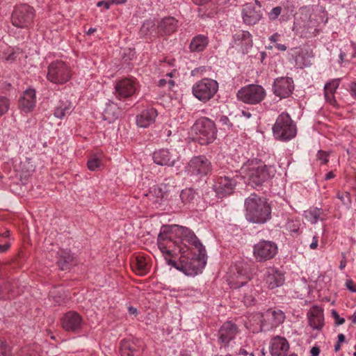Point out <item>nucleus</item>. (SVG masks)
<instances>
[{"label": "nucleus", "instance_id": "obj_1", "mask_svg": "<svg viewBox=\"0 0 356 356\" xmlns=\"http://www.w3.org/2000/svg\"><path fill=\"white\" fill-rule=\"evenodd\" d=\"M157 243L168 265L185 275H196L207 263L205 248L190 229L177 225H164Z\"/></svg>", "mask_w": 356, "mask_h": 356}, {"label": "nucleus", "instance_id": "obj_2", "mask_svg": "<svg viewBox=\"0 0 356 356\" xmlns=\"http://www.w3.org/2000/svg\"><path fill=\"white\" fill-rule=\"evenodd\" d=\"M245 218L248 221L264 224L271 218V207L268 202L253 193L245 200Z\"/></svg>", "mask_w": 356, "mask_h": 356}, {"label": "nucleus", "instance_id": "obj_3", "mask_svg": "<svg viewBox=\"0 0 356 356\" xmlns=\"http://www.w3.org/2000/svg\"><path fill=\"white\" fill-rule=\"evenodd\" d=\"M244 177L248 180V184L253 187L260 186L264 182L273 178L276 172L273 165H266L260 160L254 159L248 161V164L242 168Z\"/></svg>", "mask_w": 356, "mask_h": 356}, {"label": "nucleus", "instance_id": "obj_4", "mask_svg": "<svg viewBox=\"0 0 356 356\" xmlns=\"http://www.w3.org/2000/svg\"><path fill=\"white\" fill-rule=\"evenodd\" d=\"M274 137L280 141L291 140L297 134V127L289 114L283 112L279 115L273 127Z\"/></svg>", "mask_w": 356, "mask_h": 356}, {"label": "nucleus", "instance_id": "obj_5", "mask_svg": "<svg viewBox=\"0 0 356 356\" xmlns=\"http://www.w3.org/2000/svg\"><path fill=\"white\" fill-rule=\"evenodd\" d=\"M193 131L200 145L212 143L216 138L217 132L215 123L208 118H201L196 120L193 126Z\"/></svg>", "mask_w": 356, "mask_h": 356}, {"label": "nucleus", "instance_id": "obj_6", "mask_svg": "<svg viewBox=\"0 0 356 356\" xmlns=\"http://www.w3.org/2000/svg\"><path fill=\"white\" fill-rule=\"evenodd\" d=\"M35 10L33 7L26 3L15 6L11 14L12 24L20 29L30 28L34 22Z\"/></svg>", "mask_w": 356, "mask_h": 356}, {"label": "nucleus", "instance_id": "obj_7", "mask_svg": "<svg viewBox=\"0 0 356 356\" xmlns=\"http://www.w3.org/2000/svg\"><path fill=\"white\" fill-rule=\"evenodd\" d=\"M218 89V83L216 81L204 78L193 86L192 92L200 101L206 102L213 97Z\"/></svg>", "mask_w": 356, "mask_h": 356}, {"label": "nucleus", "instance_id": "obj_8", "mask_svg": "<svg viewBox=\"0 0 356 356\" xmlns=\"http://www.w3.org/2000/svg\"><path fill=\"white\" fill-rule=\"evenodd\" d=\"M71 69L63 61L57 60L53 62L48 67L47 78L54 83H65L71 79Z\"/></svg>", "mask_w": 356, "mask_h": 356}, {"label": "nucleus", "instance_id": "obj_9", "mask_svg": "<svg viewBox=\"0 0 356 356\" xmlns=\"http://www.w3.org/2000/svg\"><path fill=\"white\" fill-rule=\"evenodd\" d=\"M266 97L264 88L259 85L250 84L241 88L237 92L239 100L245 104H257Z\"/></svg>", "mask_w": 356, "mask_h": 356}, {"label": "nucleus", "instance_id": "obj_10", "mask_svg": "<svg viewBox=\"0 0 356 356\" xmlns=\"http://www.w3.org/2000/svg\"><path fill=\"white\" fill-rule=\"evenodd\" d=\"M211 170V163L204 155L193 156L186 166V172L189 176H205Z\"/></svg>", "mask_w": 356, "mask_h": 356}, {"label": "nucleus", "instance_id": "obj_11", "mask_svg": "<svg viewBox=\"0 0 356 356\" xmlns=\"http://www.w3.org/2000/svg\"><path fill=\"white\" fill-rule=\"evenodd\" d=\"M277 253V245L270 241L261 240L253 246V255L257 261L272 259Z\"/></svg>", "mask_w": 356, "mask_h": 356}, {"label": "nucleus", "instance_id": "obj_12", "mask_svg": "<svg viewBox=\"0 0 356 356\" xmlns=\"http://www.w3.org/2000/svg\"><path fill=\"white\" fill-rule=\"evenodd\" d=\"M238 327L232 321L225 322L218 332V343L220 349H227L232 341L239 334Z\"/></svg>", "mask_w": 356, "mask_h": 356}, {"label": "nucleus", "instance_id": "obj_13", "mask_svg": "<svg viewBox=\"0 0 356 356\" xmlns=\"http://www.w3.org/2000/svg\"><path fill=\"white\" fill-rule=\"evenodd\" d=\"M261 330H270L282 324L285 319L284 313L280 309L270 308L261 314Z\"/></svg>", "mask_w": 356, "mask_h": 356}, {"label": "nucleus", "instance_id": "obj_14", "mask_svg": "<svg viewBox=\"0 0 356 356\" xmlns=\"http://www.w3.org/2000/svg\"><path fill=\"white\" fill-rule=\"evenodd\" d=\"M237 175H225L218 177L213 184V189L218 197H223L234 193L238 183Z\"/></svg>", "mask_w": 356, "mask_h": 356}, {"label": "nucleus", "instance_id": "obj_15", "mask_svg": "<svg viewBox=\"0 0 356 356\" xmlns=\"http://www.w3.org/2000/svg\"><path fill=\"white\" fill-rule=\"evenodd\" d=\"M63 330L67 332L79 333L83 325V318L75 312H68L64 314L60 320Z\"/></svg>", "mask_w": 356, "mask_h": 356}, {"label": "nucleus", "instance_id": "obj_16", "mask_svg": "<svg viewBox=\"0 0 356 356\" xmlns=\"http://www.w3.org/2000/svg\"><path fill=\"white\" fill-rule=\"evenodd\" d=\"M115 90L117 98L127 99L136 92L138 85L135 80L125 78L116 82Z\"/></svg>", "mask_w": 356, "mask_h": 356}, {"label": "nucleus", "instance_id": "obj_17", "mask_svg": "<svg viewBox=\"0 0 356 356\" xmlns=\"http://www.w3.org/2000/svg\"><path fill=\"white\" fill-rule=\"evenodd\" d=\"M261 3L255 0V4L248 3L244 5L242 10V17L245 24L248 25H254L257 24L261 18Z\"/></svg>", "mask_w": 356, "mask_h": 356}, {"label": "nucleus", "instance_id": "obj_18", "mask_svg": "<svg viewBox=\"0 0 356 356\" xmlns=\"http://www.w3.org/2000/svg\"><path fill=\"white\" fill-rule=\"evenodd\" d=\"M294 90L293 81L290 77H280L275 80L273 93L280 99L289 97Z\"/></svg>", "mask_w": 356, "mask_h": 356}, {"label": "nucleus", "instance_id": "obj_19", "mask_svg": "<svg viewBox=\"0 0 356 356\" xmlns=\"http://www.w3.org/2000/svg\"><path fill=\"white\" fill-rule=\"evenodd\" d=\"M233 47H238L243 51L252 47V35L247 31L236 30L233 34Z\"/></svg>", "mask_w": 356, "mask_h": 356}, {"label": "nucleus", "instance_id": "obj_20", "mask_svg": "<svg viewBox=\"0 0 356 356\" xmlns=\"http://www.w3.org/2000/svg\"><path fill=\"white\" fill-rule=\"evenodd\" d=\"M157 115V111L154 108L143 109L136 115V124L139 127L147 128L155 122Z\"/></svg>", "mask_w": 356, "mask_h": 356}, {"label": "nucleus", "instance_id": "obj_21", "mask_svg": "<svg viewBox=\"0 0 356 356\" xmlns=\"http://www.w3.org/2000/svg\"><path fill=\"white\" fill-rule=\"evenodd\" d=\"M289 349L287 340L281 337H275L270 342V351L272 356H285Z\"/></svg>", "mask_w": 356, "mask_h": 356}, {"label": "nucleus", "instance_id": "obj_22", "mask_svg": "<svg viewBox=\"0 0 356 356\" xmlns=\"http://www.w3.org/2000/svg\"><path fill=\"white\" fill-rule=\"evenodd\" d=\"M153 160L159 165L173 166L176 158L167 149H161L153 153Z\"/></svg>", "mask_w": 356, "mask_h": 356}, {"label": "nucleus", "instance_id": "obj_23", "mask_svg": "<svg viewBox=\"0 0 356 356\" xmlns=\"http://www.w3.org/2000/svg\"><path fill=\"white\" fill-rule=\"evenodd\" d=\"M309 324L315 330H321L323 326V309L318 306L314 305L309 311L308 314Z\"/></svg>", "mask_w": 356, "mask_h": 356}, {"label": "nucleus", "instance_id": "obj_24", "mask_svg": "<svg viewBox=\"0 0 356 356\" xmlns=\"http://www.w3.org/2000/svg\"><path fill=\"white\" fill-rule=\"evenodd\" d=\"M236 280H231L229 282L230 287L233 289L240 288L247 284L250 280V275L247 268H244L242 264H237L236 266Z\"/></svg>", "mask_w": 356, "mask_h": 356}, {"label": "nucleus", "instance_id": "obj_25", "mask_svg": "<svg viewBox=\"0 0 356 356\" xmlns=\"http://www.w3.org/2000/svg\"><path fill=\"white\" fill-rule=\"evenodd\" d=\"M284 277L279 270L275 268H269L265 276V282L268 287L273 289L283 284Z\"/></svg>", "mask_w": 356, "mask_h": 356}, {"label": "nucleus", "instance_id": "obj_26", "mask_svg": "<svg viewBox=\"0 0 356 356\" xmlns=\"http://www.w3.org/2000/svg\"><path fill=\"white\" fill-rule=\"evenodd\" d=\"M35 102V91L30 88L24 92L23 96L19 99V106L22 111L27 113L33 109Z\"/></svg>", "mask_w": 356, "mask_h": 356}, {"label": "nucleus", "instance_id": "obj_27", "mask_svg": "<svg viewBox=\"0 0 356 356\" xmlns=\"http://www.w3.org/2000/svg\"><path fill=\"white\" fill-rule=\"evenodd\" d=\"M120 351L122 356H139L141 348L134 341L124 339L120 342Z\"/></svg>", "mask_w": 356, "mask_h": 356}, {"label": "nucleus", "instance_id": "obj_28", "mask_svg": "<svg viewBox=\"0 0 356 356\" xmlns=\"http://www.w3.org/2000/svg\"><path fill=\"white\" fill-rule=\"evenodd\" d=\"M178 21L173 17L163 18L158 25V31L163 35H170L177 29Z\"/></svg>", "mask_w": 356, "mask_h": 356}, {"label": "nucleus", "instance_id": "obj_29", "mask_svg": "<svg viewBox=\"0 0 356 356\" xmlns=\"http://www.w3.org/2000/svg\"><path fill=\"white\" fill-rule=\"evenodd\" d=\"M120 114V109L118 104L113 102H109L106 104L103 112V118L104 120L111 123L119 118Z\"/></svg>", "mask_w": 356, "mask_h": 356}, {"label": "nucleus", "instance_id": "obj_30", "mask_svg": "<svg viewBox=\"0 0 356 356\" xmlns=\"http://www.w3.org/2000/svg\"><path fill=\"white\" fill-rule=\"evenodd\" d=\"M209 43L208 38L204 35H197L195 36L189 44V49L191 52H201L205 49Z\"/></svg>", "mask_w": 356, "mask_h": 356}, {"label": "nucleus", "instance_id": "obj_31", "mask_svg": "<svg viewBox=\"0 0 356 356\" xmlns=\"http://www.w3.org/2000/svg\"><path fill=\"white\" fill-rule=\"evenodd\" d=\"M164 197V193L159 187L154 186L150 191L144 194V198L153 205L161 204Z\"/></svg>", "mask_w": 356, "mask_h": 356}, {"label": "nucleus", "instance_id": "obj_32", "mask_svg": "<svg viewBox=\"0 0 356 356\" xmlns=\"http://www.w3.org/2000/svg\"><path fill=\"white\" fill-rule=\"evenodd\" d=\"M58 264L62 270L68 269L69 265L74 260V257L68 250L61 249L58 252Z\"/></svg>", "mask_w": 356, "mask_h": 356}, {"label": "nucleus", "instance_id": "obj_33", "mask_svg": "<svg viewBox=\"0 0 356 356\" xmlns=\"http://www.w3.org/2000/svg\"><path fill=\"white\" fill-rule=\"evenodd\" d=\"M289 56L291 59L293 60L296 66L300 68L304 67L306 65L305 63V58L303 51L299 47H294L289 52Z\"/></svg>", "mask_w": 356, "mask_h": 356}, {"label": "nucleus", "instance_id": "obj_34", "mask_svg": "<svg viewBox=\"0 0 356 356\" xmlns=\"http://www.w3.org/2000/svg\"><path fill=\"white\" fill-rule=\"evenodd\" d=\"M72 111V105L69 102H61L54 111L56 118L63 119L65 116L70 115Z\"/></svg>", "mask_w": 356, "mask_h": 356}, {"label": "nucleus", "instance_id": "obj_35", "mask_svg": "<svg viewBox=\"0 0 356 356\" xmlns=\"http://www.w3.org/2000/svg\"><path fill=\"white\" fill-rule=\"evenodd\" d=\"M306 219L312 224L316 223L318 220L324 219L323 211L318 208H312L305 211Z\"/></svg>", "mask_w": 356, "mask_h": 356}, {"label": "nucleus", "instance_id": "obj_36", "mask_svg": "<svg viewBox=\"0 0 356 356\" xmlns=\"http://www.w3.org/2000/svg\"><path fill=\"white\" fill-rule=\"evenodd\" d=\"M195 192L191 188L183 189L180 193V199L184 204H189L193 202L195 198Z\"/></svg>", "mask_w": 356, "mask_h": 356}, {"label": "nucleus", "instance_id": "obj_37", "mask_svg": "<svg viewBox=\"0 0 356 356\" xmlns=\"http://www.w3.org/2000/svg\"><path fill=\"white\" fill-rule=\"evenodd\" d=\"M134 268H136L137 273L140 275H143L147 272V263L142 257L136 258Z\"/></svg>", "mask_w": 356, "mask_h": 356}, {"label": "nucleus", "instance_id": "obj_38", "mask_svg": "<svg viewBox=\"0 0 356 356\" xmlns=\"http://www.w3.org/2000/svg\"><path fill=\"white\" fill-rule=\"evenodd\" d=\"M102 165V160L97 157L96 155H92L88 161L87 166L90 170L95 171L98 169Z\"/></svg>", "mask_w": 356, "mask_h": 356}, {"label": "nucleus", "instance_id": "obj_39", "mask_svg": "<svg viewBox=\"0 0 356 356\" xmlns=\"http://www.w3.org/2000/svg\"><path fill=\"white\" fill-rule=\"evenodd\" d=\"M172 73H168L165 78L161 79L159 81L158 86L159 87L168 86L169 90H171L175 86V81L172 80Z\"/></svg>", "mask_w": 356, "mask_h": 356}, {"label": "nucleus", "instance_id": "obj_40", "mask_svg": "<svg viewBox=\"0 0 356 356\" xmlns=\"http://www.w3.org/2000/svg\"><path fill=\"white\" fill-rule=\"evenodd\" d=\"M10 108V100L6 97L0 96V117L6 114Z\"/></svg>", "mask_w": 356, "mask_h": 356}, {"label": "nucleus", "instance_id": "obj_41", "mask_svg": "<svg viewBox=\"0 0 356 356\" xmlns=\"http://www.w3.org/2000/svg\"><path fill=\"white\" fill-rule=\"evenodd\" d=\"M339 86V79H333L327 83L324 86V92L335 93L336 90Z\"/></svg>", "mask_w": 356, "mask_h": 356}, {"label": "nucleus", "instance_id": "obj_42", "mask_svg": "<svg viewBox=\"0 0 356 356\" xmlns=\"http://www.w3.org/2000/svg\"><path fill=\"white\" fill-rule=\"evenodd\" d=\"M337 197L339 199L344 205H348L351 202L350 194L346 191H338Z\"/></svg>", "mask_w": 356, "mask_h": 356}, {"label": "nucleus", "instance_id": "obj_43", "mask_svg": "<svg viewBox=\"0 0 356 356\" xmlns=\"http://www.w3.org/2000/svg\"><path fill=\"white\" fill-rule=\"evenodd\" d=\"M0 356H12L10 347L1 339H0Z\"/></svg>", "mask_w": 356, "mask_h": 356}, {"label": "nucleus", "instance_id": "obj_44", "mask_svg": "<svg viewBox=\"0 0 356 356\" xmlns=\"http://www.w3.org/2000/svg\"><path fill=\"white\" fill-rule=\"evenodd\" d=\"M250 293H245L243 295V302L247 306H250L254 302V296L252 294V289H250Z\"/></svg>", "mask_w": 356, "mask_h": 356}, {"label": "nucleus", "instance_id": "obj_45", "mask_svg": "<svg viewBox=\"0 0 356 356\" xmlns=\"http://www.w3.org/2000/svg\"><path fill=\"white\" fill-rule=\"evenodd\" d=\"M282 7L277 6L273 8L268 13V17L270 20H275L276 19L278 16L281 14L282 12Z\"/></svg>", "mask_w": 356, "mask_h": 356}, {"label": "nucleus", "instance_id": "obj_46", "mask_svg": "<svg viewBox=\"0 0 356 356\" xmlns=\"http://www.w3.org/2000/svg\"><path fill=\"white\" fill-rule=\"evenodd\" d=\"M329 154L323 150H319L317 154L318 160L321 161V164H325L328 162Z\"/></svg>", "mask_w": 356, "mask_h": 356}, {"label": "nucleus", "instance_id": "obj_47", "mask_svg": "<svg viewBox=\"0 0 356 356\" xmlns=\"http://www.w3.org/2000/svg\"><path fill=\"white\" fill-rule=\"evenodd\" d=\"M331 314L332 316L334 318L335 321V324L337 325H340L344 323L345 319L343 318L340 317L339 314L336 310L332 309Z\"/></svg>", "mask_w": 356, "mask_h": 356}, {"label": "nucleus", "instance_id": "obj_48", "mask_svg": "<svg viewBox=\"0 0 356 356\" xmlns=\"http://www.w3.org/2000/svg\"><path fill=\"white\" fill-rule=\"evenodd\" d=\"M324 95L326 101L330 103L331 104H334L336 102L334 93H331L330 92H324Z\"/></svg>", "mask_w": 356, "mask_h": 356}, {"label": "nucleus", "instance_id": "obj_49", "mask_svg": "<svg viewBox=\"0 0 356 356\" xmlns=\"http://www.w3.org/2000/svg\"><path fill=\"white\" fill-rule=\"evenodd\" d=\"M2 290H5V292H6V298H10V296L9 294L11 293L12 291V289H11V285H10V283L7 282L6 283H4L2 286Z\"/></svg>", "mask_w": 356, "mask_h": 356}, {"label": "nucleus", "instance_id": "obj_50", "mask_svg": "<svg viewBox=\"0 0 356 356\" xmlns=\"http://www.w3.org/2000/svg\"><path fill=\"white\" fill-rule=\"evenodd\" d=\"M346 286L351 292H356V286L354 284V282L352 280H347Z\"/></svg>", "mask_w": 356, "mask_h": 356}, {"label": "nucleus", "instance_id": "obj_51", "mask_svg": "<svg viewBox=\"0 0 356 356\" xmlns=\"http://www.w3.org/2000/svg\"><path fill=\"white\" fill-rule=\"evenodd\" d=\"M349 88L351 96L356 99V82H351L349 84Z\"/></svg>", "mask_w": 356, "mask_h": 356}, {"label": "nucleus", "instance_id": "obj_52", "mask_svg": "<svg viewBox=\"0 0 356 356\" xmlns=\"http://www.w3.org/2000/svg\"><path fill=\"white\" fill-rule=\"evenodd\" d=\"M97 7L104 6L105 9L108 10L110 8V2L108 0L100 1L97 3Z\"/></svg>", "mask_w": 356, "mask_h": 356}, {"label": "nucleus", "instance_id": "obj_53", "mask_svg": "<svg viewBox=\"0 0 356 356\" xmlns=\"http://www.w3.org/2000/svg\"><path fill=\"white\" fill-rule=\"evenodd\" d=\"M318 238L316 236H314L312 238V242L309 245V248L312 250H316L318 247Z\"/></svg>", "mask_w": 356, "mask_h": 356}, {"label": "nucleus", "instance_id": "obj_54", "mask_svg": "<svg viewBox=\"0 0 356 356\" xmlns=\"http://www.w3.org/2000/svg\"><path fill=\"white\" fill-rule=\"evenodd\" d=\"M349 47L352 49L350 58H355L356 56V44L351 41L349 44Z\"/></svg>", "mask_w": 356, "mask_h": 356}, {"label": "nucleus", "instance_id": "obj_55", "mask_svg": "<svg viewBox=\"0 0 356 356\" xmlns=\"http://www.w3.org/2000/svg\"><path fill=\"white\" fill-rule=\"evenodd\" d=\"M311 356H318L320 353V349L317 346L312 347L311 350Z\"/></svg>", "mask_w": 356, "mask_h": 356}, {"label": "nucleus", "instance_id": "obj_56", "mask_svg": "<svg viewBox=\"0 0 356 356\" xmlns=\"http://www.w3.org/2000/svg\"><path fill=\"white\" fill-rule=\"evenodd\" d=\"M279 37L280 34H278L277 33H275L269 38V40L270 41V42L276 44L277 42L278 41Z\"/></svg>", "mask_w": 356, "mask_h": 356}, {"label": "nucleus", "instance_id": "obj_57", "mask_svg": "<svg viewBox=\"0 0 356 356\" xmlns=\"http://www.w3.org/2000/svg\"><path fill=\"white\" fill-rule=\"evenodd\" d=\"M17 56L15 52L10 53L8 56L5 58V59L8 61H13L16 59Z\"/></svg>", "mask_w": 356, "mask_h": 356}, {"label": "nucleus", "instance_id": "obj_58", "mask_svg": "<svg viewBox=\"0 0 356 356\" xmlns=\"http://www.w3.org/2000/svg\"><path fill=\"white\" fill-rule=\"evenodd\" d=\"M274 47L281 51H284L286 50L287 49V47L285 45V44H279V43H276L274 44Z\"/></svg>", "mask_w": 356, "mask_h": 356}, {"label": "nucleus", "instance_id": "obj_59", "mask_svg": "<svg viewBox=\"0 0 356 356\" xmlns=\"http://www.w3.org/2000/svg\"><path fill=\"white\" fill-rule=\"evenodd\" d=\"M10 247V244L9 243H6L3 245H0V252H6Z\"/></svg>", "mask_w": 356, "mask_h": 356}, {"label": "nucleus", "instance_id": "obj_60", "mask_svg": "<svg viewBox=\"0 0 356 356\" xmlns=\"http://www.w3.org/2000/svg\"><path fill=\"white\" fill-rule=\"evenodd\" d=\"M220 122L222 124L229 125V119L227 116L222 115V116L220 117Z\"/></svg>", "mask_w": 356, "mask_h": 356}, {"label": "nucleus", "instance_id": "obj_61", "mask_svg": "<svg viewBox=\"0 0 356 356\" xmlns=\"http://www.w3.org/2000/svg\"><path fill=\"white\" fill-rule=\"evenodd\" d=\"M196 5L202 6L209 3L211 0H193Z\"/></svg>", "mask_w": 356, "mask_h": 356}, {"label": "nucleus", "instance_id": "obj_62", "mask_svg": "<svg viewBox=\"0 0 356 356\" xmlns=\"http://www.w3.org/2000/svg\"><path fill=\"white\" fill-rule=\"evenodd\" d=\"M334 177H335V175L334 174V172L332 171H330L327 174H326L325 179L329 180L330 179L334 178Z\"/></svg>", "mask_w": 356, "mask_h": 356}, {"label": "nucleus", "instance_id": "obj_63", "mask_svg": "<svg viewBox=\"0 0 356 356\" xmlns=\"http://www.w3.org/2000/svg\"><path fill=\"white\" fill-rule=\"evenodd\" d=\"M10 236V231L5 229L3 232H0V236L7 238Z\"/></svg>", "mask_w": 356, "mask_h": 356}, {"label": "nucleus", "instance_id": "obj_64", "mask_svg": "<svg viewBox=\"0 0 356 356\" xmlns=\"http://www.w3.org/2000/svg\"><path fill=\"white\" fill-rule=\"evenodd\" d=\"M345 341V336L343 334H339L338 335V342L339 343H341Z\"/></svg>", "mask_w": 356, "mask_h": 356}]
</instances>
